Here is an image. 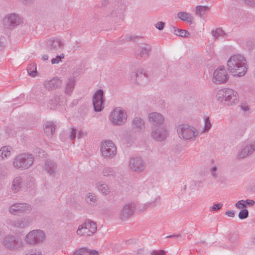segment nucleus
<instances>
[{
    "instance_id": "4c0bfd02",
    "label": "nucleus",
    "mask_w": 255,
    "mask_h": 255,
    "mask_svg": "<svg viewBox=\"0 0 255 255\" xmlns=\"http://www.w3.org/2000/svg\"><path fill=\"white\" fill-rule=\"evenodd\" d=\"M103 174L104 176H114L115 174V171L113 168L107 167L103 169Z\"/></svg>"
},
{
    "instance_id": "a19ab883",
    "label": "nucleus",
    "mask_w": 255,
    "mask_h": 255,
    "mask_svg": "<svg viewBox=\"0 0 255 255\" xmlns=\"http://www.w3.org/2000/svg\"><path fill=\"white\" fill-rule=\"evenodd\" d=\"M160 198L159 196H156L153 200H151L150 201L147 202L149 208H154L159 204L160 202Z\"/></svg>"
},
{
    "instance_id": "c85d7f7f",
    "label": "nucleus",
    "mask_w": 255,
    "mask_h": 255,
    "mask_svg": "<svg viewBox=\"0 0 255 255\" xmlns=\"http://www.w3.org/2000/svg\"><path fill=\"white\" fill-rule=\"evenodd\" d=\"M22 187V178L17 177L14 179L12 182L11 189L14 193H16Z\"/></svg>"
},
{
    "instance_id": "864d4df0",
    "label": "nucleus",
    "mask_w": 255,
    "mask_h": 255,
    "mask_svg": "<svg viewBox=\"0 0 255 255\" xmlns=\"http://www.w3.org/2000/svg\"><path fill=\"white\" fill-rule=\"evenodd\" d=\"M244 201L246 205V207L247 206L252 207V206H253L255 204V201L253 200L247 199L246 200H244Z\"/></svg>"
},
{
    "instance_id": "69168bd1",
    "label": "nucleus",
    "mask_w": 255,
    "mask_h": 255,
    "mask_svg": "<svg viewBox=\"0 0 255 255\" xmlns=\"http://www.w3.org/2000/svg\"><path fill=\"white\" fill-rule=\"evenodd\" d=\"M79 227L81 228L83 230H85L86 232L89 231V229L86 226V224L84 223L82 225L79 226Z\"/></svg>"
},
{
    "instance_id": "de8ad7c7",
    "label": "nucleus",
    "mask_w": 255,
    "mask_h": 255,
    "mask_svg": "<svg viewBox=\"0 0 255 255\" xmlns=\"http://www.w3.org/2000/svg\"><path fill=\"white\" fill-rule=\"evenodd\" d=\"M77 234L79 236H90L91 234L89 231L86 232L85 230H83L81 228L79 227V228L77 231Z\"/></svg>"
},
{
    "instance_id": "052dcab7",
    "label": "nucleus",
    "mask_w": 255,
    "mask_h": 255,
    "mask_svg": "<svg viewBox=\"0 0 255 255\" xmlns=\"http://www.w3.org/2000/svg\"><path fill=\"white\" fill-rule=\"evenodd\" d=\"M225 215H226L227 216H228L229 217L233 218V217H234V216L235 215V213L234 211L230 210V211H228L226 212Z\"/></svg>"
},
{
    "instance_id": "4be33fe9",
    "label": "nucleus",
    "mask_w": 255,
    "mask_h": 255,
    "mask_svg": "<svg viewBox=\"0 0 255 255\" xmlns=\"http://www.w3.org/2000/svg\"><path fill=\"white\" fill-rule=\"evenodd\" d=\"M131 127L134 131H140L145 128L144 120L140 117L134 118L131 123Z\"/></svg>"
},
{
    "instance_id": "9b49d317",
    "label": "nucleus",
    "mask_w": 255,
    "mask_h": 255,
    "mask_svg": "<svg viewBox=\"0 0 255 255\" xmlns=\"http://www.w3.org/2000/svg\"><path fill=\"white\" fill-rule=\"evenodd\" d=\"M152 51V46L147 43H143L141 45H137L135 46L133 53L137 58H142L149 57Z\"/></svg>"
},
{
    "instance_id": "9d476101",
    "label": "nucleus",
    "mask_w": 255,
    "mask_h": 255,
    "mask_svg": "<svg viewBox=\"0 0 255 255\" xmlns=\"http://www.w3.org/2000/svg\"><path fill=\"white\" fill-rule=\"evenodd\" d=\"M104 96V93L102 89L98 90L94 93L92 98V103L95 112H99L103 110L104 108L103 104L105 102Z\"/></svg>"
},
{
    "instance_id": "473e14b6",
    "label": "nucleus",
    "mask_w": 255,
    "mask_h": 255,
    "mask_svg": "<svg viewBox=\"0 0 255 255\" xmlns=\"http://www.w3.org/2000/svg\"><path fill=\"white\" fill-rule=\"evenodd\" d=\"M138 203L136 201L128 203V217L132 216L137 210Z\"/></svg>"
},
{
    "instance_id": "2eb2a0df",
    "label": "nucleus",
    "mask_w": 255,
    "mask_h": 255,
    "mask_svg": "<svg viewBox=\"0 0 255 255\" xmlns=\"http://www.w3.org/2000/svg\"><path fill=\"white\" fill-rule=\"evenodd\" d=\"M63 42L57 38H49L46 41V49L50 52L57 51L63 48Z\"/></svg>"
},
{
    "instance_id": "0eeeda50",
    "label": "nucleus",
    "mask_w": 255,
    "mask_h": 255,
    "mask_svg": "<svg viewBox=\"0 0 255 255\" xmlns=\"http://www.w3.org/2000/svg\"><path fill=\"white\" fill-rule=\"evenodd\" d=\"M101 151L105 158H112L117 154V147L112 141L107 140L102 143Z\"/></svg>"
},
{
    "instance_id": "e433bc0d",
    "label": "nucleus",
    "mask_w": 255,
    "mask_h": 255,
    "mask_svg": "<svg viewBox=\"0 0 255 255\" xmlns=\"http://www.w3.org/2000/svg\"><path fill=\"white\" fill-rule=\"evenodd\" d=\"M208 8V7L207 6L198 5L196 6V13L202 17L205 14Z\"/></svg>"
},
{
    "instance_id": "79ce46f5",
    "label": "nucleus",
    "mask_w": 255,
    "mask_h": 255,
    "mask_svg": "<svg viewBox=\"0 0 255 255\" xmlns=\"http://www.w3.org/2000/svg\"><path fill=\"white\" fill-rule=\"evenodd\" d=\"M238 216L240 219H245L249 217V211L247 209H242L240 211Z\"/></svg>"
},
{
    "instance_id": "37998d69",
    "label": "nucleus",
    "mask_w": 255,
    "mask_h": 255,
    "mask_svg": "<svg viewBox=\"0 0 255 255\" xmlns=\"http://www.w3.org/2000/svg\"><path fill=\"white\" fill-rule=\"evenodd\" d=\"M128 192H130V194L132 196H136L139 193L137 188L134 185L130 186V188H128Z\"/></svg>"
},
{
    "instance_id": "f257e3e1",
    "label": "nucleus",
    "mask_w": 255,
    "mask_h": 255,
    "mask_svg": "<svg viewBox=\"0 0 255 255\" xmlns=\"http://www.w3.org/2000/svg\"><path fill=\"white\" fill-rule=\"evenodd\" d=\"M229 72L234 76L242 77L247 72V61L244 57L240 54L231 56L227 61Z\"/></svg>"
},
{
    "instance_id": "a211bd4d",
    "label": "nucleus",
    "mask_w": 255,
    "mask_h": 255,
    "mask_svg": "<svg viewBox=\"0 0 255 255\" xmlns=\"http://www.w3.org/2000/svg\"><path fill=\"white\" fill-rule=\"evenodd\" d=\"M32 222L29 217L18 218L10 221V225L14 228L24 229L28 226Z\"/></svg>"
},
{
    "instance_id": "f704fd0d",
    "label": "nucleus",
    "mask_w": 255,
    "mask_h": 255,
    "mask_svg": "<svg viewBox=\"0 0 255 255\" xmlns=\"http://www.w3.org/2000/svg\"><path fill=\"white\" fill-rule=\"evenodd\" d=\"M211 33L212 36L216 39L218 38L220 36H227V34L221 28H218L215 30H212Z\"/></svg>"
},
{
    "instance_id": "5fc2aeb1",
    "label": "nucleus",
    "mask_w": 255,
    "mask_h": 255,
    "mask_svg": "<svg viewBox=\"0 0 255 255\" xmlns=\"http://www.w3.org/2000/svg\"><path fill=\"white\" fill-rule=\"evenodd\" d=\"M76 129L74 128H71V131L70 135V138L71 140L75 139L76 137Z\"/></svg>"
},
{
    "instance_id": "338daca9",
    "label": "nucleus",
    "mask_w": 255,
    "mask_h": 255,
    "mask_svg": "<svg viewBox=\"0 0 255 255\" xmlns=\"http://www.w3.org/2000/svg\"><path fill=\"white\" fill-rule=\"evenodd\" d=\"M38 153H39L38 155L39 157H43L45 155V152L44 150H43L41 149H38Z\"/></svg>"
},
{
    "instance_id": "6ab92c4d",
    "label": "nucleus",
    "mask_w": 255,
    "mask_h": 255,
    "mask_svg": "<svg viewBox=\"0 0 255 255\" xmlns=\"http://www.w3.org/2000/svg\"><path fill=\"white\" fill-rule=\"evenodd\" d=\"M255 151V142H251L249 144L244 146L238 152L237 157L243 158L246 156L252 154Z\"/></svg>"
},
{
    "instance_id": "4468645a",
    "label": "nucleus",
    "mask_w": 255,
    "mask_h": 255,
    "mask_svg": "<svg viewBox=\"0 0 255 255\" xmlns=\"http://www.w3.org/2000/svg\"><path fill=\"white\" fill-rule=\"evenodd\" d=\"M168 131L164 126L153 127L151 136L157 141H162L168 136Z\"/></svg>"
},
{
    "instance_id": "b1692460",
    "label": "nucleus",
    "mask_w": 255,
    "mask_h": 255,
    "mask_svg": "<svg viewBox=\"0 0 255 255\" xmlns=\"http://www.w3.org/2000/svg\"><path fill=\"white\" fill-rule=\"evenodd\" d=\"M61 84V80L58 77H55L45 83V86L48 90H53L58 88Z\"/></svg>"
},
{
    "instance_id": "dca6fc26",
    "label": "nucleus",
    "mask_w": 255,
    "mask_h": 255,
    "mask_svg": "<svg viewBox=\"0 0 255 255\" xmlns=\"http://www.w3.org/2000/svg\"><path fill=\"white\" fill-rule=\"evenodd\" d=\"M21 22V19L19 16L14 13L7 14L3 20L4 26L8 28L15 27L19 25Z\"/></svg>"
},
{
    "instance_id": "c756f323",
    "label": "nucleus",
    "mask_w": 255,
    "mask_h": 255,
    "mask_svg": "<svg viewBox=\"0 0 255 255\" xmlns=\"http://www.w3.org/2000/svg\"><path fill=\"white\" fill-rule=\"evenodd\" d=\"M97 187L98 191L104 196L108 195L110 192V189L105 183L98 182L97 183Z\"/></svg>"
},
{
    "instance_id": "412c9836",
    "label": "nucleus",
    "mask_w": 255,
    "mask_h": 255,
    "mask_svg": "<svg viewBox=\"0 0 255 255\" xmlns=\"http://www.w3.org/2000/svg\"><path fill=\"white\" fill-rule=\"evenodd\" d=\"M66 99L62 95H56L49 101L48 106L50 109H55L58 106L64 104L66 102Z\"/></svg>"
},
{
    "instance_id": "13d9d810",
    "label": "nucleus",
    "mask_w": 255,
    "mask_h": 255,
    "mask_svg": "<svg viewBox=\"0 0 255 255\" xmlns=\"http://www.w3.org/2000/svg\"><path fill=\"white\" fill-rule=\"evenodd\" d=\"M19 1L23 2L25 5H30L32 4L35 0H19Z\"/></svg>"
},
{
    "instance_id": "0e129e2a",
    "label": "nucleus",
    "mask_w": 255,
    "mask_h": 255,
    "mask_svg": "<svg viewBox=\"0 0 255 255\" xmlns=\"http://www.w3.org/2000/svg\"><path fill=\"white\" fill-rule=\"evenodd\" d=\"M88 253H89L90 255H99L98 251L95 250H91L89 249Z\"/></svg>"
},
{
    "instance_id": "f3484780",
    "label": "nucleus",
    "mask_w": 255,
    "mask_h": 255,
    "mask_svg": "<svg viewBox=\"0 0 255 255\" xmlns=\"http://www.w3.org/2000/svg\"><path fill=\"white\" fill-rule=\"evenodd\" d=\"M148 118L149 122L153 127H161L164 122V116L157 112H152L149 114Z\"/></svg>"
},
{
    "instance_id": "e2e57ef3",
    "label": "nucleus",
    "mask_w": 255,
    "mask_h": 255,
    "mask_svg": "<svg viewBox=\"0 0 255 255\" xmlns=\"http://www.w3.org/2000/svg\"><path fill=\"white\" fill-rule=\"evenodd\" d=\"M139 38H140V37H139L138 36H128V41H132L136 42V39H138Z\"/></svg>"
},
{
    "instance_id": "5701e85b",
    "label": "nucleus",
    "mask_w": 255,
    "mask_h": 255,
    "mask_svg": "<svg viewBox=\"0 0 255 255\" xmlns=\"http://www.w3.org/2000/svg\"><path fill=\"white\" fill-rule=\"evenodd\" d=\"M75 85L74 77L69 78L65 83L64 88V94L66 96L69 97L71 95Z\"/></svg>"
},
{
    "instance_id": "393cba45",
    "label": "nucleus",
    "mask_w": 255,
    "mask_h": 255,
    "mask_svg": "<svg viewBox=\"0 0 255 255\" xmlns=\"http://www.w3.org/2000/svg\"><path fill=\"white\" fill-rule=\"evenodd\" d=\"M55 128L56 126L51 122H47L44 124V132L48 137H51L52 136Z\"/></svg>"
},
{
    "instance_id": "49530a36",
    "label": "nucleus",
    "mask_w": 255,
    "mask_h": 255,
    "mask_svg": "<svg viewBox=\"0 0 255 255\" xmlns=\"http://www.w3.org/2000/svg\"><path fill=\"white\" fill-rule=\"evenodd\" d=\"M235 206L238 209H245V208L246 207V204L245 203L244 200H240V201H238L236 203Z\"/></svg>"
},
{
    "instance_id": "f03ea898",
    "label": "nucleus",
    "mask_w": 255,
    "mask_h": 255,
    "mask_svg": "<svg viewBox=\"0 0 255 255\" xmlns=\"http://www.w3.org/2000/svg\"><path fill=\"white\" fill-rule=\"evenodd\" d=\"M176 131L179 137L185 141H194L199 134V131L195 127L188 124L179 125L177 127Z\"/></svg>"
},
{
    "instance_id": "680f3d73",
    "label": "nucleus",
    "mask_w": 255,
    "mask_h": 255,
    "mask_svg": "<svg viewBox=\"0 0 255 255\" xmlns=\"http://www.w3.org/2000/svg\"><path fill=\"white\" fill-rule=\"evenodd\" d=\"M5 47V43L0 38V52L2 51Z\"/></svg>"
},
{
    "instance_id": "4d7b16f0",
    "label": "nucleus",
    "mask_w": 255,
    "mask_h": 255,
    "mask_svg": "<svg viewBox=\"0 0 255 255\" xmlns=\"http://www.w3.org/2000/svg\"><path fill=\"white\" fill-rule=\"evenodd\" d=\"M245 3L252 6L254 7L255 6V0H244Z\"/></svg>"
},
{
    "instance_id": "1a4fd4ad",
    "label": "nucleus",
    "mask_w": 255,
    "mask_h": 255,
    "mask_svg": "<svg viewBox=\"0 0 255 255\" xmlns=\"http://www.w3.org/2000/svg\"><path fill=\"white\" fill-rule=\"evenodd\" d=\"M3 244L7 249L11 250H18L22 247L21 240L14 236L8 235L3 239Z\"/></svg>"
},
{
    "instance_id": "6e6552de",
    "label": "nucleus",
    "mask_w": 255,
    "mask_h": 255,
    "mask_svg": "<svg viewBox=\"0 0 255 255\" xmlns=\"http://www.w3.org/2000/svg\"><path fill=\"white\" fill-rule=\"evenodd\" d=\"M31 211L30 205L26 203H15L10 205L8 208V212L12 215L28 213Z\"/></svg>"
},
{
    "instance_id": "ea45409f",
    "label": "nucleus",
    "mask_w": 255,
    "mask_h": 255,
    "mask_svg": "<svg viewBox=\"0 0 255 255\" xmlns=\"http://www.w3.org/2000/svg\"><path fill=\"white\" fill-rule=\"evenodd\" d=\"M120 218L122 221H126L128 219V204H126L122 210Z\"/></svg>"
},
{
    "instance_id": "09e8293b",
    "label": "nucleus",
    "mask_w": 255,
    "mask_h": 255,
    "mask_svg": "<svg viewBox=\"0 0 255 255\" xmlns=\"http://www.w3.org/2000/svg\"><path fill=\"white\" fill-rule=\"evenodd\" d=\"M149 208L147 202L145 204L140 205L138 206V211L139 213L143 212L145 211L147 208Z\"/></svg>"
},
{
    "instance_id": "603ef678",
    "label": "nucleus",
    "mask_w": 255,
    "mask_h": 255,
    "mask_svg": "<svg viewBox=\"0 0 255 255\" xmlns=\"http://www.w3.org/2000/svg\"><path fill=\"white\" fill-rule=\"evenodd\" d=\"M121 141L123 144H126L128 142V138L127 137V133L120 135Z\"/></svg>"
},
{
    "instance_id": "7ed1b4c3",
    "label": "nucleus",
    "mask_w": 255,
    "mask_h": 255,
    "mask_svg": "<svg viewBox=\"0 0 255 255\" xmlns=\"http://www.w3.org/2000/svg\"><path fill=\"white\" fill-rule=\"evenodd\" d=\"M218 100L224 101L229 106L236 104L239 102V95L237 91L230 88L222 89L217 93Z\"/></svg>"
},
{
    "instance_id": "3c124183",
    "label": "nucleus",
    "mask_w": 255,
    "mask_h": 255,
    "mask_svg": "<svg viewBox=\"0 0 255 255\" xmlns=\"http://www.w3.org/2000/svg\"><path fill=\"white\" fill-rule=\"evenodd\" d=\"M223 206L222 203H217L214 204L213 206L211 207V210L214 211H216L219 209H220L222 206Z\"/></svg>"
},
{
    "instance_id": "7c9ffc66",
    "label": "nucleus",
    "mask_w": 255,
    "mask_h": 255,
    "mask_svg": "<svg viewBox=\"0 0 255 255\" xmlns=\"http://www.w3.org/2000/svg\"><path fill=\"white\" fill-rule=\"evenodd\" d=\"M11 148L10 146H3L0 149V159H4L9 156L11 153Z\"/></svg>"
},
{
    "instance_id": "aec40b11",
    "label": "nucleus",
    "mask_w": 255,
    "mask_h": 255,
    "mask_svg": "<svg viewBox=\"0 0 255 255\" xmlns=\"http://www.w3.org/2000/svg\"><path fill=\"white\" fill-rule=\"evenodd\" d=\"M131 81L134 84H137L138 80H141L142 78H148V74L143 69L135 70L131 72L130 76Z\"/></svg>"
},
{
    "instance_id": "c9c22d12",
    "label": "nucleus",
    "mask_w": 255,
    "mask_h": 255,
    "mask_svg": "<svg viewBox=\"0 0 255 255\" xmlns=\"http://www.w3.org/2000/svg\"><path fill=\"white\" fill-rule=\"evenodd\" d=\"M27 72L30 76L34 77L37 73L36 65L35 63H32L28 65L27 67Z\"/></svg>"
},
{
    "instance_id": "a18cd8bd",
    "label": "nucleus",
    "mask_w": 255,
    "mask_h": 255,
    "mask_svg": "<svg viewBox=\"0 0 255 255\" xmlns=\"http://www.w3.org/2000/svg\"><path fill=\"white\" fill-rule=\"evenodd\" d=\"M217 170H218V167L217 166L215 165L214 166H213L211 169H210V172H211V174L212 176V177L214 178H217L218 177V172H217Z\"/></svg>"
},
{
    "instance_id": "bf43d9fd",
    "label": "nucleus",
    "mask_w": 255,
    "mask_h": 255,
    "mask_svg": "<svg viewBox=\"0 0 255 255\" xmlns=\"http://www.w3.org/2000/svg\"><path fill=\"white\" fill-rule=\"evenodd\" d=\"M89 249L87 248H80L78 253L79 254H84L85 253H88Z\"/></svg>"
},
{
    "instance_id": "58836bf2",
    "label": "nucleus",
    "mask_w": 255,
    "mask_h": 255,
    "mask_svg": "<svg viewBox=\"0 0 255 255\" xmlns=\"http://www.w3.org/2000/svg\"><path fill=\"white\" fill-rule=\"evenodd\" d=\"M212 124L209 117H205L204 118V127L203 132H208L211 128Z\"/></svg>"
},
{
    "instance_id": "ddd939ff",
    "label": "nucleus",
    "mask_w": 255,
    "mask_h": 255,
    "mask_svg": "<svg viewBox=\"0 0 255 255\" xmlns=\"http://www.w3.org/2000/svg\"><path fill=\"white\" fill-rule=\"evenodd\" d=\"M229 76L224 67L217 69L213 73V81L216 84H221L226 83Z\"/></svg>"
},
{
    "instance_id": "774afa93",
    "label": "nucleus",
    "mask_w": 255,
    "mask_h": 255,
    "mask_svg": "<svg viewBox=\"0 0 255 255\" xmlns=\"http://www.w3.org/2000/svg\"><path fill=\"white\" fill-rule=\"evenodd\" d=\"M180 237V235H179V234H177V235L173 234V235L167 236V237H166V238H178Z\"/></svg>"
},
{
    "instance_id": "423d86ee",
    "label": "nucleus",
    "mask_w": 255,
    "mask_h": 255,
    "mask_svg": "<svg viewBox=\"0 0 255 255\" xmlns=\"http://www.w3.org/2000/svg\"><path fill=\"white\" fill-rule=\"evenodd\" d=\"M45 239L44 232L41 230H34L26 236L25 241L27 244L35 245L42 243Z\"/></svg>"
},
{
    "instance_id": "a878e982",
    "label": "nucleus",
    "mask_w": 255,
    "mask_h": 255,
    "mask_svg": "<svg viewBox=\"0 0 255 255\" xmlns=\"http://www.w3.org/2000/svg\"><path fill=\"white\" fill-rule=\"evenodd\" d=\"M56 167L57 166L54 161L52 160H47L45 161L44 168L50 175L52 176H55Z\"/></svg>"
},
{
    "instance_id": "8fccbe9b",
    "label": "nucleus",
    "mask_w": 255,
    "mask_h": 255,
    "mask_svg": "<svg viewBox=\"0 0 255 255\" xmlns=\"http://www.w3.org/2000/svg\"><path fill=\"white\" fill-rule=\"evenodd\" d=\"M155 27L159 30H162L165 26L164 22L162 21H158L155 24Z\"/></svg>"
},
{
    "instance_id": "bb28decb",
    "label": "nucleus",
    "mask_w": 255,
    "mask_h": 255,
    "mask_svg": "<svg viewBox=\"0 0 255 255\" xmlns=\"http://www.w3.org/2000/svg\"><path fill=\"white\" fill-rule=\"evenodd\" d=\"M85 200L89 205L93 207L97 205V198L94 193H88L86 196Z\"/></svg>"
},
{
    "instance_id": "20e7f679",
    "label": "nucleus",
    "mask_w": 255,
    "mask_h": 255,
    "mask_svg": "<svg viewBox=\"0 0 255 255\" xmlns=\"http://www.w3.org/2000/svg\"><path fill=\"white\" fill-rule=\"evenodd\" d=\"M33 155L28 153H20L16 155L13 159V166L19 170H25L30 167L33 163Z\"/></svg>"
},
{
    "instance_id": "c03bdc74",
    "label": "nucleus",
    "mask_w": 255,
    "mask_h": 255,
    "mask_svg": "<svg viewBox=\"0 0 255 255\" xmlns=\"http://www.w3.org/2000/svg\"><path fill=\"white\" fill-rule=\"evenodd\" d=\"M64 58V54L62 53L59 55H57L54 58L51 59V63L52 64H57L59 62L61 61V59Z\"/></svg>"
},
{
    "instance_id": "39448f33",
    "label": "nucleus",
    "mask_w": 255,
    "mask_h": 255,
    "mask_svg": "<svg viewBox=\"0 0 255 255\" xmlns=\"http://www.w3.org/2000/svg\"><path fill=\"white\" fill-rule=\"evenodd\" d=\"M127 115L126 111L121 108H116L110 114V120L115 126H121L124 125L127 121Z\"/></svg>"
},
{
    "instance_id": "2f4dec72",
    "label": "nucleus",
    "mask_w": 255,
    "mask_h": 255,
    "mask_svg": "<svg viewBox=\"0 0 255 255\" xmlns=\"http://www.w3.org/2000/svg\"><path fill=\"white\" fill-rule=\"evenodd\" d=\"M89 229V231L91 234L95 233L97 231V225L95 222L91 220H88L84 222Z\"/></svg>"
},
{
    "instance_id": "f8f14e48",
    "label": "nucleus",
    "mask_w": 255,
    "mask_h": 255,
    "mask_svg": "<svg viewBox=\"0 0 255 255\" xmlns=\"http://www.w3.org/2000/svg\"><path fill=\"white\" fill-rule=\"evenodd\" d=\"M128 164L130 168L137 173L143 172L146 167L145 161L141 157L138 156L131 157Z\"/></svg>"
},
{
    "instance_id": "cd10ccee",
    "label": "nucleus",
    "mask_w": 255,
    "mask_h": 255,
    "mask_svg": "<svg viewBox=\"0 0 255 255\" xmlns=\"http://www.w3.org/2000/svg\"><path fill=\"white\" fill-rule=\"evenodd\" d=\"M178 17L182 21L192 23L193 17L191 14L184 11H180L177 13Z\"/></svg>"
},
{
    "instance_id": "6e6d98bb",
    "label": "nucleus",
    "mask_w": 255,
    "mask_h": 255,
    "mask_svg": "<svg viewBox=\"0 0 255 255\" xmlns=\"http://www.w3.org/2000/svg\"><path fill=\"white\" fill-rule=\"evenodd\" d=\"M165 254V251L163 250H159L157 251H153L151 255H164Z\"/></svg>"
},
{
    "instance_id": "72a5a7b5",
    "label": "nucleus",
    "mask_w": 255,
    "mask_h": 255,
    "mask_svg": "<svg viewBox=\"0 0 255 255\" xmlns=\"http://www.w3.org/2000/svg\"><path fill=\"white\" fill-rule=\"evenodd\" d=\"M173 28L174 29L173 33L177 36L183 37H187L190 34L189 32L187 30L176 28L174 27H173Z\"/></svg>"
}]
</instances>
